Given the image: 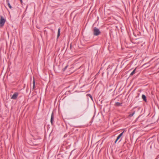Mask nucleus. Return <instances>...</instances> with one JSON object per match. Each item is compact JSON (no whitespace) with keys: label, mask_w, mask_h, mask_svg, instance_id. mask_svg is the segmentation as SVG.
Masks as SVG:
<instances>
[{"label":"nucleus","mask_w":159,"mask_h":159,"mask_svg":"<svg viewBox=\"0 0 159 159\" xmlns=\"http://www.w3.org/2000/svg\"><path fill=\"white\" fill-rule=\"evenodd\" d=\"M100 34V32L99 29L95 27L93 30V34L94 35L97 36Z\"/></svg>","instance_id":"f257e3e1"},{"label":"nucleus","mask_w":159,"mask_h":159,"mask_svg":"<svg viewBox=\"0 0 159 159\" xmlns=\"http://www.w3.org/2000/svg\"><path fill=\"white\" fill-rule=\"evenodd\" d=\"M122 103L119 102H116L115 103V105L116 106H121Z\"/></svg>","instance_id":"6e6552de"},{"label":"nucleus","mask_w":159,"mask_h":159,"mask_svg":"<svg viewBox=\"0 0 159 159\" xmlns=\"http://www.w3.org/2000/svg\"><path fill=\"white\" fill-rule=\"evenodd\" d=\"M20 1L21 4L22 5V3H23L22 0H20Z\"/></svg>","instance_id":"2eb2a0df"},{"label":"nucleus","mask_w":159,"mask_h":159,"mask_svg":"<svg viewBox=\"0 0 159 159\" xmlns=\"http://www.w3.org/2000/svg\"><path fill=\"white\" fill-rule=\"evenodd\" d=\"M6 2L7 3L8 5V7H9L10 9H11L12 7L9 3V0H6Z\"/></svg>","instance_id":"0eeeda50"},{"label":"nucleus","mask_w":159,"mask_h":159,"mask_svg":"<svg viewBox=\"0 0 159 159\" xmlns=\"http://www.w3.org/2000/svg\"><path fill=\"white\" fill-rule=\"evenodd\" d=\"M87 96H89V94H87Z\"/></svg>","instance_id":"f3484780"},{"label":"nucleus","mask_w":159,"mask_h":159,"mask_svg":"<svg viewBox=\"0 0 159 159\" xmlns=\"http://www.w3.org/2000/svg\"><path fill=\"white\" fill-rule=\"evenodd\" d=\"M123 133L124 132H122L118 135V136L117 137L116 140L115 141V143H116L117 141L119 140V139L122 136L123 134Z\"/></svg>","instance_id":"20e7f679"},{"label":"nucleus","mask_w":159,"mask_h":159,"mask_svg":"<svg viewBox=\"0 0 159 159\" xmlns=\"http://www.w3.org/2000/svg\"><path fill=\"white\" fill-rule=\"evenodd\" d=\"M18 93H14V94L11 97V98L12 99H16L18 96Z\"/></svg>","instance_id":"7ed1b4c3"},{"label":"nucleus","mask_w":159,"mask_h":159,"mask_svg":"<svg viewBox=\"0 0 159 159\" xmlns=\"http://www.w3.org/2000/svg\"><path fill=\"white\" fill-rule=\"evenodd\" d=\"M60 28L58 29V33L57 35V37L58 38L60 35Z\"/></svg>","instance_id":"9d476101"},{"label":"nucleus","mask_w":159,"mask_h":159,"mask_svg":"<svg viewBox=\"0 0 159 159\" xmlns=\"http://www.w3.org/2000/svg\"><path fill=\"white\" fill-rule=\"evenodd\" d=\"M136 70V69H134L133 71L131 73L130 75H134L135 73V71Z\"/></svg>","instance_id":"f8f14e48"},{"label":"nucleus","mask_w":159,"mask_h":159,"mask_svg":"<svg viewBox=\"0 0 159 159\" xmlns=\"http://www.w3.org/2000/svg\"><path fill=\"white\" fill-rule=\"evenodd\" d=\"M33 89H34L35 88V82L34 79V78L33 82Z\"/></svg>","instance_id":"9b49d317"},{"label":"nucleus","mask_w":159,"mask_h":159,"mask_svg":"<svg viewBox=\"0 0 159 159\" xmlns=\"http://www.w3.org/2000/svg\"><path fill=\"white\" fill-rule=\"evenodd\" d=\"M90 97L92 99V100H93L92 97L90 95Z\"/></svg>","instance_id":"dca6fc26"},{"label":"nucleus","mask_w":159,"mask_h":159,"mask_svg":"<svg viewBox=\"0 0 159 159\" xmlns=\"http://www.w3.org/2000/svg\"><path fill=\"white\" fill-rule=\"evenodd\" d=\"M6 21V20L4 19L2 16H1L0 20V26H3Z\"/></svg>","instance_id":"f03ea898"},{"label":"nucleus","mask_w":159,"mask_h":159,"mask_svg":"<svg viewBox=\"0 0 159 159\" xmlns=\"http://www.w3.org/2000/svg\"><path fill=\"white\" fill-rule=\"evenodd\" d=\"M123 133L124 132H122L118 135V136L117 137L116 140L115 141V143H116L117 141L119 140V139L122 136L123 134Z\"/></svg>","instance_id":"39448f33"},{"label":"nucleus","mask_w":159,"mask_h":159,"mask_svg":"<svg viewBox=\"0 0 159 159\" xmlns=\"http://www.w3.org/2000/svg\"><path fill=\"white\" fill-rule=\"evenodd\" d=\"M135 113V112H134L133 113H132V114H130L129 115V116H130V117H131L132 116H133L134 115V114Z\"/></svg>","instance_id":"ddd939ff"},{"label":"nucleus","mask_w":159,"mask_h":159,"mask_svg":"<svg viewBox=\"0 0 159 159\" xmlns=\"http://www.w3.org/2000/svg\"><path fill=\"white\" fill-rule=\"evenodd\" d=\"M142 98L145 102H147L146 98L144 95L143 94L142 95Z\"/></svg>","instance_id":"1a4fd4ad"},{"label":"nucleus","mask_w":159,"mask_h":159,"mask_svg":"<svg viewBox=\"0 0 159 159\" xmlns=\"http://www.w3.org/2000/svg\"><path fill=\"white\" fill-rule=\"evenodd\" d=\"M68 67V66H66L65 68L63 69V71H64L66 70V69L67 68V67Z\"/></svg>","instance_id":"4468645a"},{"label":"nucleus","mask_w":159,"mask_h":159,"mask_svg":"<svg viewBox=\"0 0 159 159\" xmlns=\"http://www.w3.org/2000/svg\"><path fill=\"white\" fill-rule=\"evenodd\" d=\"M53 119H54V116H53V113L52 112L51 115V122L52 124H52H53Z\"/></svg>","instance_id":"423d86ee"}]
</instances>
